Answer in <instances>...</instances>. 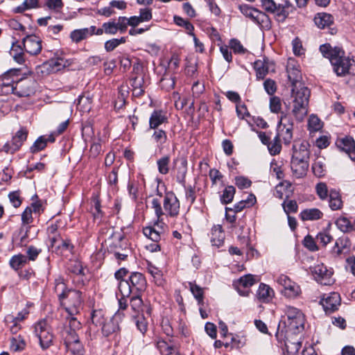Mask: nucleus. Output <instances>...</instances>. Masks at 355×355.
I'll return each instance as SVG.
<instances>
[{"instance_id":"f257e3e1","label":"nucleus","mask_w":355,"mask_h":355,"mask_svg":"<svg viewBox=\"0 0 355 355\" xmlns=\"http://www.w3.org/2000/svg\"><path fill=\"white\" fill-rule=\"evenodd\" d=\"M319 50L322 56L329 59L334 72L340 77L349 73L351 67L355 63L354 58L347 56L342 47L332 46L329 43L320 46Z\"/></svg>"},{"instance_id":"f03ea898","label":"nucleus","mask_w":355,"mask_h":355,"mask_svg":"<svg viewBox=\"0 0 355 355\" xmlns=\"http://www.w3.org/2000/svg\"><path fill=\"white\" fill-rule=\"evenodd\" d=\"M310 95L311 92L306 87L301 85L292 87V114L298 122H302L308 114Z\"/></svg>"},{"instance_id":"7ed1b4c3","label":"nucleus","mask_w":355,"mask_h":355,"mask_svg":"<svg viewBox=\"0 0 355 355\" xmlns=\"http://www.w3.org/2000/svg\"><path fill=\"white\" fill-rule=\"evenodd\" d=\"M118 288L121 295L124 297L141 295L147 288V282L144 275L141 272H132L127 280H123Z\"/></svg>"},{"instance_id":"20e7f679","label":"nucleus","mask_w":355,"mask_h":355,"mask_svg":"<svg viewBox=\"0 0 355 355\" xmlns=\"http://www.w3.org/2000/svg\"><path fill=\"white\" fill-rule=\"evenodd\" d=\"M238 8L244 16L250 18L253 22L268 30L271 28L270 17L264 12L245 3L239 5Z\"/></svg>"},{"instance_id":"39448f33","label":"nucleus","mask_w":355,"mask_h":355,"mask_svg":"<svg viewBox=\"0 0 355 355\" xmlns=\"http://www.w3.org/2000/svg\"><path fill=\"white\" fill-rule=\"evenodd\" d=\"M285 313L287 316V327L293 334H298L304 329L305 318L302 312L293 306H287Z\"/></svg>"},{"instance_id":"423d86ee","label":"nucleus","mask_w":355,"mask_h":355,"mask_svg":"<svg viewBox=\"0 0 355 355\" xmlns=\"http://www.w3.org/2000/svg\"><path fill=\"white\" fill-rule=\"evenodd\" d=\"M37 82L30 78H24L12 85V93L19 97H29L36 92Z\"/></svg>"},{"instance_id":"0eeeda50","label":"nucleus","mask_w":355,"mask_h":355,"mask_svg":"<svg viewBox=\"0 0 355 355\" xmlns=\"http://www.w3.org/2000/svg\"><path fill=\"white\" fill-rule=\"evenodd\" d=\"M55 291L56 293L60 291L58 294V299L61 303L65 299L73 301L74 306L78 305L80 303V292L73 289H69L67 288L65 284L62 281L55 280Z\"/></svg>"},{"instance_id":"6e6552de","label":"nucleus","mask_w":355,"mask_h":355,"mask_svg":"<svg viewBox=\"0 0 355 355\" xmlns=\"http://www.w3.org/2000/svg\"><path fill=\"white\" fill-rule=\"evenodd\" d=\"M163 207L167 216L171 218H176L179 215L180 202L174 192H165Z\"/></svg>"},{"instance_id":"1a4fd4ad","label":"nucleus","mask_w":355,"mask_h":355,"mask_svg":"<svg viewBox=\"0 0 355 355\" xmlns=\"http://www.w3.org/2000/svg\"><path fill=\"white\" fill-rule=\"evenodd\" d=\"M172 169L176 172L175 178L178 183L184 186L187 173V159L183 155H178L173 160Z\"/></svg>"},{"instance_id":"9d476101","label":"nucleus","mask_w":355,"mask_h":355,"mask_svg":"<svg viewBox=\"0 0 355 355\" xmlns=\"http://www.w3.org/2000/svg\"><path fill=\"white\" fill-rule=\"evenodd\" d=\"M35 331L40 340V344L43 349L49 348L53 342V336L46 327L45 320L40 321L35 327Z\"/></svg>"},{"instance_id":"9b49d317","label":"nucleus","mask_w":355,"mask_h":355,"mask_svg":"<svg viewBox=\"0 0 355 355\" xmlns=\"http://www.w3.org/2000/svg\"><path fill=\"white\" fill-rule=\"evenodd\" d=\"M51 247L53 248V252L58 255H63L66 252L73 253L74 249V245L70 239H63L59 234L51 239Z\"/></svg>"},{"instance_id":"f8f14e48","label":"nucleus","mask_w":355,"mask_h":355,"mask_svg":"<svg viewBox=\"0 0 355 355\" xmlns=\"http://www.w3.org/2000/svg\"><path fill=\"white\" fill-rule=\"evenodd\" d=\"M312 273L315 279L321 284L331 285L334 283L332 279L333 271L329 270L323 263L314 266L312 269Z\"/></svg>"},{"instance_id":"ddd939ff","label":"nucleus","mask_w":355,"mask_h":355,"mask_svg":"<svg viewBox=\"0 0 355 355\" xmlns=\"http://www.w3.org/2000/svg\"><path fill=\"white\" fill-rule=\"evenodd\" d=\"M22 45L25 51L31 55L39 54L42 49V40L35 35H27L22 40Z\"/></svg>"},{"instance_id":"4468645a","label":"nucleus","mask_w":355,"mask_h":355,"mask_svg":"<svg viewBox=\"0 0 355 355\" xmlns=\"http://www.w3.org/2000/svg\"><path fill=\"white\" fill-rule=\"evenodd\" d=\"M277 282L283 286L282 293L288 297H295L300 293V286L285 275H281L277 279Z\"/></svg>"},{"instance_id":"2eb2a0df","label":"nucleus","mask_w":355,"mask_h":355,"mask_svg":"<svg viewBox=\"0 0 355 355\" xmlns=\"http://www.w3.org/2000/svg\"><path fill=\"white\" fill-rule=\"evenodd\" d=\"M256 283L254 276L251 274H248L241 277L236 281H234L233 286L242 296H248L250 293L249 288Z\"/></svg>"},{"instance_id":"dca6fc26","label":"nucleus","mask_w":355,"mask_h":355,"mask_svg":"<svg viewBox=\"0 0 355 355\" xmlns=\"http://www.w3.org/2000/svg\"><path fill=\"white\" fill-rule=\"evenodd\" d=\"M310 147V144L306 140L302 141L299 144L295 143L292 148L293 155L291 159L309 161L311 155Z\"/></svg>"},{"instance_id":"f3484780","label":"nucleus","mask_w":355,"mask_h":355,"mask_svg":"<svg viewBox=\"0 0 355 355\" xmlns=\"http://www.w3.org/2000/svg\"><path fill=\"white\" fill-rule=\"evenodd\" d=\"M100 188L96 185L94 188V191L92 196V215L94 222L98 224L101 223L104 216V212L101 210V201L100 200Z\"/></svg>"},{"instance_id":"a211bd4d","label":"nucleus","mask_w":355,"mask_h":355,"mask_svg":"<svg viewBox=\"0 0 355 355\" xmlns=\"http://www.w3.org/2000/svg\"><path fill=\"white\" fill-rule=\"evenodd\" d=\"M295 10V6L288 0H285L283 3L276 4L275 10L272 14L275 15L277 21L283 23Z\"/></svg>"},{"instance_id":"6ab92c4d","label":"nucleus","mask_w":355,"mask_h":355,"mask_svg":"<svg viewBox=\"0 0 355 355\" xmlns=\"http://www.w3.org/2000/svg\"><path fill=\"white\" fill-rule=\"evenodd\" d=\"M313 20L319 28H329L331 35H335L337 33V28L331 27L334 24V17L331 15L326 12L318 13Z\"/></svg>"},{"instance_id":"aec40b11","label":"nucleus","mask_w":355,"mask_h":355,"mask_svg":"<svg viewBox=\"0 0 355 355\" xmlns=\"http://www.w3.org/2000/svg\"><path fill=\"white\" fill-rule=\"evenodd\" d=\"M336 145L340 150L345 152L352 160H355V141L352 137L338 138Z\"/></svg>"},{"instance_id":"412c9836","label":"nucleus","mask_w":355,"mask_h":355,"mask_svg":"<svg viewBox=\"0 0 355 355\" xmlns=\"http://www.w3.org/2000/svg\"><path fill=\"white\" fill-rule=\"evenodd\" d=\"M122 317H123V313H116L112 318L106 320L101 327L103 335L107 337L111 334L120 331L118 319H121Z\"/></svg>"},{"instance_id":"4be33fe9","label":"nucleus","mask_w":355,"mask_h":355,"mask_svg":"<svg viewBox=\"0 0 355 355\" xmlns=\"http://www.w3.org/2000/svg\"><path fill=\"white\" fill-rule=\"evenodd\" d=\"M350 245V241L347 237H340L336 241L330 252L331 255L334 258L340 257L342 254L348 253Z\"/></svg>"},{"instance_id":"5701e85b","label":"nucleus","mask_w":355,"mask_h":355,"mask_svg":"<svg viewBox=\"0 0 355 355\" xmlns=\"http://www.w3.org/2000/svg\"><path fill=\"white\" fill-rule=\"evenodd\" d=\"M309 161L291 159V168L293 175L296 178H302L307 174Z\"/></svg>"},{"instance_id":"b1692460","label":"nucleus","mask_w":355,"mask_h":355,"mask_svg":"<svg viewBox=\"0 0 355 355\" xmlns=\"http://www.w3.org/2000/svg\"><path fill=\"white\" fill-rule=\"evenodd\" d=\"M324 310L327 313H331L338 310L340 305V297L338 293H332L321 302Z\"/></svg>"},{"instance_id":"393cba45","label":"nucleus","mask_w":355,"mask_h":355,"mask_svg":"<svg viewBox=\"0 0 355 355\" xmlns=\"http://www.w3.org/2000/svg\"><path fill=\"white\" fill-rule=\"evenodd\" d=\"M64 343L67 349L71 351L74 355H83V347L75 332H73L69 338H66Z\"/></svg>"},{"instance_id":"a878e982","label":"nucleus","mask_w":355,"mask_h":355,"mask_svg":"<svg viewBox=\"0 0 355 355\" xmlns=\"http://www.w3.org/2000/svg\"><path fill=\"white\" fill-rule=\"evenodd\" d=\"M24 51L25 50L22 44H20L19 41L14 38V41L12 42L10 54L17 63L19 64H24L26 61Z\"/></svg>"},{"instance_id":"bb28decb","label":"nucleus","mask_w":355,"mask_h":355,"mask_svg":"<svg viewBox=\"0 0 355 355\" xmlns=\"http://www.w3.org/2000/svg\"><path fill=\"white\" fill-rule=\"evenodd\" d=\"M168 122V118L162 110H155L149 118V128L158 129L159 126Z\"/></svg>"},{"instance_id":"cd10ccee","label":"nucleus","mask_w":355,"mask_h":355,"mask_svg":"<svg viewBox=\"0 0 355 355\" xmlns=\"http://www.w3.org/2000/svg\"><path fill=\"white\" fill-rule=\"evenodd\" d=\"M28 131L26 128H21L12 137L11 142L12 143V154L19 150L24 142L27 139Z\"/></svg>"},{"instance_id":"c85d7f7f","label":"nucleus","mask_w":355,"mask_h":355,"mask_svg":"<svg viewBox=\"0 0 355 355\" xmlns=\"http://www.w3.org/2000/svg\"><path fill=\"white\" fill-rule=\"evenodd\" d=\"M141 295H132L130 296V304L132 310L135 313L139 315L141 314L144 311V309L146 308V312L148 315H150V309L144 306L143 300L141 297Z\"/></svg>"},{"instance_id":"c756f323","label":"nucleus","mask_w":355,"mask_h":355,"mask_svg":"<svg viewBox=\"0 0 355 355\" xmlns=\"http://www.w3.org/2000/svg\"><path fill=\"white\" fill-rule=\"evenodd\" d=\"M225 233L220 225H214L211 228V242L212 245L218 248L222 246L224 243Z\"/></svg>"},{"instance_id":"7c9ffc66","label":"nucleus","mask_w":355,"mask_h":355,"mask_svg":"<svg viewBox=\"0 0 355 355\" xmlns=\"http://www.w3.org/2000/svg\"><path fill=\"white\" fill-rule=\"evenodd\" d=\"M323 216L322 212L317 208L306 209L300 214L302 220H316Z\"/></svg>"},{"instance_id":"2f4dec72","label":"nucleus","mask_w":355,"mask_h":355,"mask_svg":"<svg viewBox=\"0 0 355 355\" xmlns=\"http://www.w3.org/2000/svg\"><path fill=\"white\" fill-rule=\"evenodd\" d=\"M329 205L332 210L340 209L343 207V201L340 193L336 189L329 191Z\"/></svg>"},{"instance_id":"473e14b6","label":"nucleus","mask_w":355,"mask_h":355,"mask_svg":"<svg viewBox=\"0 0 355 355\" xmlns=\"http://www.w3.org/2000/svg\"><path fill=\"white\" fill-rule=\"evenodd\" d=\"M273 290L268 285L261 283L257 291V297L263 302H269L273 295Z\"/></svg>"},{"instance_id":"72a5a7b5","label":"nucleus","mask_w":355,"mask_h":355,"mask_svg":"<svg viewBox=\"0 0 355 355\" xmlns=\"http://www.w3.org/2000/svg\"><path fill=\"white\" fill-rule=\"evenodd\" d=\"M293 128L279 127L277 125V134L280 138H282L285 145L288 146L291 144L293 139Z\"/></svg>"},{"instance_id":"f704fd0d","label":"nucleus","mask_w":355,"mask_h":355,"mask_svg":"<svg viewBox=\"0 0 355 355\" xmlns=\"http://www.w3.org/2000/svg\"><path fill=\"white\" fill-rule=\"evenodd\" d=\"M28 263L26 256L22 254H18L11 257L9 261L10 266L17 271L22 268Z\"/></svg>"},{"instance_id":"c9c22d12","label":"nucleus","mask_w":355,"mask_h":355,"mask_svg":"<svg viewBox=\"0 0 355 355\" xmlns=\"http://www.w3.org/2000/svg\"><path fill=\"white\" fill-rule=\"evenodd\" d=\"M254 69L256 71V76L257 79H263L268 73V61L264 60L263 62L257 60L254 62Z\"/></svg>"},{"instance_id":"e433bc0d","label":"nucleus","mask_w":355,"mask_h":355,"mask_svg":"<svg viewBox=\"0 0 355 355\" xmlns=\"http://www.w3.org/2000/svg\"><path fill=\"white\" fill-rule=\"evenodd\" d=\"M311 168L313 174L318 178H323L326 175V166L322 159L314 160Z\"/></svg>"},{"instance_id":"4c0bfd02","label":"nucleus","mask_w":355,"mask_h":355,"mask_svg":"<svg viewBox=\"0 0 355 355\" xmlns=\"http://www.w3.org/2000/svg\"><path fill=\"white\" fill-rule=\"evenodd\" d=\"M269 153L272 156H275L279 155L282 150V143L281 138L276 135L274 137L273 140H270L269 144L267 146Z\"/></svg>"},{"instance_id":"58836bf2","label":"nucleus","mask_w":355,"mask_h":355,"mask_svg":"<svg viewBox=\"0 0 355 355\" xmlns=\"http://www.w3.org/2000/svg\"><path fill=\"white\" fill-rule=\"evenodd\" d=\"M40 7L39 0H24L23 3L12 10L14 13H23L24 11Z\"/></svg>"},{"instance_id":"ea45409f","label":"nucleus","mask_w":355,"mask_h":355,"mask_svg":"<svg viewBox=\"0 0 355 355\" xmlns=\"http://www.w3.org/2000/svg\"><path fill=\"white\" fill-rule=\"evenodd\" d=\"M284 347L288 355H295L298 353L302 347V341H291L288 339L284 340Z\"/></svg>"},{"instance_id":"a19ab883","label":"nucleus","mask_w":355,"mask_h":355,"mask_svg":"<svg viewBox=\"0 0 355 355\" xmlns=\"http://www.w3.org/2000/svg\"><path fill=\"white\" fill-rule=\"evenodd\" d=\"M288 73V78L291 83L293 87H297V84L299 86L302 85L300 82L301 74L300 70L296 68L287 69Z\"/></svg>"},{"instance_id":"79ce46f5","label":"nucleus","mask_w":355,"mask_h":355,"mask_svg":"<svg viewBox=\"0 0 355 355\" xmlns=\"http://www.w3.org/2000/svg\"><path fill=\"white\" fill-rule=\"evenodd\" d=\"M189 284L190 287V291L193 295L196 300H197L198 304L199 305H202L204 303L203 288H201L200 286L192 282H189Z\"/></svg>"},{"instance_id":"37998d69","label":"nucleus","mask_w":355,"mask_h":355,"mask_svg":"<svg viewBox=\"0 0 355 355\" xmlns=\"http://www.w3.org/2000/svg\"><path fill=\"white\" fill-rule=\"evenodd\" d=\"M173 21L176 25L184 27L188 31L189 35L194 36V26L189 20L184 19L180 16L175 15L173 17Z\"/></svg>"},{"instance_id":"c03bdc74","label":"nucleus","mask_w":355,"mask_h":355,"mask_svg":"<svg viewBox=\"0 0 355 355\" xmlns=\"http://www.w3.org/2000/svg\"><path fill=\"white\" fill-rule=\"evenodd\" d=\"M47 146L46 135L40 136L30 148V152L33 154L43 150Z\"/></svg>"},{"instance_id":"a18cd8bd","label":"nucleus","mask_w":355,"mask_h":355,"mask_svg":"<svg viewBox=\"0 0 355 355\" xmlns=\"http://www.w3.org/2000/svg\"><path fill=\"white\" fill-rule=\"evenodd\" d=\"M68 270L71 272L80 275L81 278L85 277V274L84 272V268L82 265V263L78 260L71 261L68 265ZM81 281L84 282L83 279H81Z\"/></svg>"},{"instance_id":"49530a36","label":"nucleus","mask_w":355,"mask_h":355,"mask_svg":"<svg viewBox=\"0 0 355 355\" xmlns=\"http://www.w3.org/2000/svg\"><path fill=\"white\" fill-rule=\"evenodd\" d=\"M236 189L233 186H227L220 196V201L223 205H227L233 200Z\"/></svg>"},{"instance_id":"de8ad7c7","label":"nucleus","mask_w":355,"mask_h":355,"mask_svg":"<svg viewBox=\"0 0 355 355\" xmlns=\"http://www.w3.org/2000/svg\"><path fill=\"white\" fill-rule=\"evenodd\" d=\"M90 320L96 327H101L107 320L104 317V311L102 309H98L92 311Z\"/></svg>"},{"instance_id":"09e8293b","label":"nucleus","mask_w":355,"mask_h":355,"mask_svg":"<svg viewBox=\"0 0 355 355\" xmlns=\"http://www.w3.org/2000/svg\"><path fill=\"white\" fill-rule=\"evenodd\" d=\"M170 156L165 155L157 161V169L162 175H166L169 172Z\"/></svg>"},{"instance_id":"8fccbe9b","label":"nucleus","mask_w":355,"mask_h":355,"mask_svg":"<svg viewBox=\"0 0 355 355\" xmlns=\"http://www.w3.org/2000/svg\"><path fill=\"white\" fill-rule=\"evenodd\" d=\"M335 224L344 233L352 232V222L346 217H339L336 220Z\"/></svg>"},{"instance_id":"3c124183","label":"nucleus","mask_w":355,"mask_h":355,"mask_svg":"<svg viewBox=\"0 0 355 355\" xmlns=\"http://www.w3.org/2000/svg\"><path fill=\"white\" fill-rule=\"evenodd\" d=\"M89 33V29L85 28L73 31L70 34V37L73 42L78 43L87 38Z\"/></svg>"},{"instance_id":"603ef678","label":"nucleus","mask_w":355,"mask_h":355,"mask_svg":"<svg viewBox=\"0 0 355 355\" xmlns=\"http://www.w3.org/2000/svg\"><path fill=\"white\" fill-rule=\"evenodd\" d=\"M322 128L321 120L315 114H311L308 120V129L310 132H316Z\"/></svg>"},{"instance_id":"864d4df0","label":"nucleus","mask_w":355,"mask_h":355,"mask_svg":"<svg viewBox=\"0 0 355 355\" xmlns=\"http://www.w3.org/2000/svg\"><path fill=\"white\" fill-rule=\"evenodd\" d=\"M144 234L155 243H158L161 239V234L155 227L149 226L143 229Z\"/></svg>"},{"instance_id":"5fc2aeb1","label":"nucleus","mask_w":355,"mask_h":355,"mask_svg":"<svg viewBox=\"0 0 355 355\" xmlns=\"http://www.w3.org/2000/svg\"><path fill=\"white\" fill-rule=\"evenodd\" d=\"M55 58L49 60L50 65L55 68L57 71L60 70L66 67L67 60L60 57L58 52L55 53Z\"/></svg>"},{"instance_id":"6e6d98bb","label":"nucleus","mask_w":355,"mask_h":355,"mask_svg":"<svg viewBox=\"0 0 355 355\" xmlns=\"http://www.w3.org/2000/svg\"><path fill=\"white\" fill-rule=\"evenodd\" d=\"M26 342L21 335L10 338V345L14 351H22L26 347Z\"/></svg>"},{"instance_id":"4d7b16f0","label":"nucleus","mask_w":355,"mask_h":355,"mask_svg":"<svg viewBox=\"0 0 355 355\" xmlns=\"http://www.w3.org/2000/svg\"><path fill=\"white\" fill-rule=\"evenodd\" d=\"M152 138L159 146L166 143L167 135L166 131L162 129H155Z\"/></svg>"},{"instance_id":"13d9d810","label":"nucleus","mask_w":355,"mask_h":355,"mask_svg":"<svg viewBox=\"0 0 355 355\" xmlns=\"http://www.w3.org/2000/svg\"><path fill=\"white\" fill-rule=\"evenodd\" d=\"M315 191L318 197L324 200L329 197V191L326 183L320 182L315 185Z\"/></svg>"},{"instance_id":"bf43d9fd","label":"nucleus","mask_w":355,"mask_h":355,"mask_svg":"<svg viewBox=\"0 0 355 355\" xmlns=\"http://www.w3.org/2000/svg\"><path fill=\"white\" fill-rule=\"evenodd\" d=\"M229 46L233 50L234 53L244 54L248 51V50L243 47L241 42L235 38L230 40Z\"/></svg>"},{"instance_id":"052dcab7","label":"nucleus","mask_w":355,"mask_h":355,"mask_svg":"<svg viewBox=\"0 0 355 355\" xmlns=\"http://www.w3.org/2000/svg\"><path fill=\"white\" fill-rule=\"evenodd\" d=\"M270 110L272 113H279L282 110V100L279 96H272L270 98Z\"/></svg>"},{"instance_id":"680f3d73","label":"nucleus","mask_w":355,"mask_h":355,"mask_svg":"<svg viewBox=\"0 0 355 355\" xmlns=\"http://www.w3.org/2000/svg\"><path fill=\"white\" fill-rule=\"evenodd\" d=\"M182 187L184 188L186 200L193 205L196 199V186H187L185 183Z\"/></svg>"},{"instance_id":"e2e57ef3","label":"nucleus","mask_w":355,"mask_h":355,"mask_svg":"<svg viewBox=\"0 0 355 355\" xmlns=\"http://www.w3.org/2000/svg\"><path fill=\"white\" fill-rule=\"evenodd\" d=\"M135 324L137 329L144 335L148 329V322L145 318L144 313L135 317Z\"/></svg>"},{"instance_id":"0e129e2a","label":"nucleus","mask_w":355,"mask_h":355,"mask_svg":"<svg viewBox=\"0 0 355 355\" xmlns=\"http://www.w3.org/2000/svg\"><path fill=\"white\" fill-rule=\"evenodd\" d=\"M20 190L10 192L8 198L14 207L18 208L22 203V198L20 196Z\"/></svg>"},{"instance_id":"69168bd1","label":"nucleus","mask_w":355,"mask_h":355,"mask_svg":"<svg viewBox=\"0 0 355 355\" xmlns=\"http://www.w3.org/2000/svg\"><path fill=\"white\" fill-rule=\"evenodd\" d=\"M103 30L105 34L115 35L119 31L116 25L115 19H112L103 24Z\"/></svg>"},{"instance_id":"338daca9","label":"nucleus","mask_w":355,"mask_h":355,"mask_svg":"<svg viewBox=\"0 0 355 355\" xmlns=\"http://www.w3.org/2000/svg\"><path fill=\"white\" fill-rule=\"evenodd\" d=\"M277 124H279V127L293 128L294 125L293 120L291 116L284 112H282Z\"/></svg>"},{"instance_id":"774afa93","label":"nucleus","mask_w":355,"mask_h":355,"mask_svg":"<svg viewBox=\"0 0 355 355\" xmlns=\"http://www.w3.org/2000/svg\"><path fill=\"white\" fill-rule=\"evenodd\" d=\"M235 184L240 189H248L251 187L252 181L244 176H236L235 178Z\"/></svg>"}]
</instances>
